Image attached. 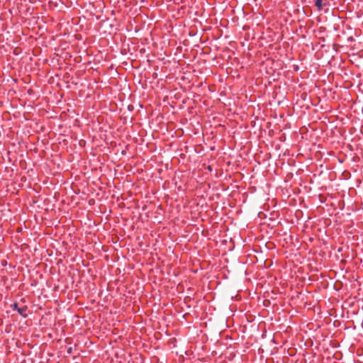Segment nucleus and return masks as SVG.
<instances>
[{"mask_svg": "<svg viewBox=\"0 0 363 363\" xmlns=\"http://www.w3.org/2000/svg\"><path fill=\"white\" fill-rule=\"evenodd\" d=\"M323 0H315V6L318 8L319 11L323 9L322 5Z\"/></svg>", "mask_w": 363, "mask_h": 363, "instance_id": "nucleus-2", "label": "nucleus"}, {"mask_svg": "<svg viewBox=\"0 0 363 363\" xmlns=\"http://www.w3.org/2000/svg\"><path fill=\"white\" fill-rule=\"evenodd\" d=\"M71 352V348H69V349L68 350V352Z\"/></svg>", "mask_w": 363, "mask_h": 363, "instance_id": "nucleus-3", "label": "nucleus"}, {"mask_svg": "<svg viewBox=\"0 0 363 363\" xmlns=\"http://www.w3.org/2000/svg\"><path fill=\"white\" fill-rule=\"evenodd\" d=\"M11 307L13 308V310H16L19 313V314L21 315L23 317L27 316V306H23L19 308L18 306V303H14L13 304L11 305Z\"/></svg>", "mask_w": 363, "mask_h": 363, "instance_id": "nucleus-1", "label": "nucleus"}]
</instances>
